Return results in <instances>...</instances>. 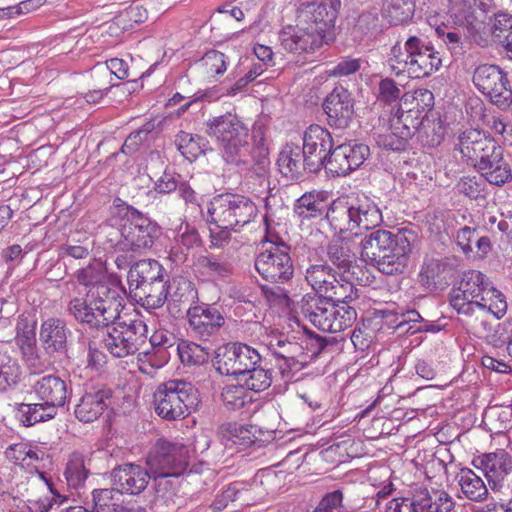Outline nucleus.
Masks as SVG:
<instances>
[{
	"label": "nucleus",
	"instance_id": "1",
	"mask_svg": "<svg viewBox=\"0 0 512 512\" xmlns=\"http://www.w3.org/2000/svg\"><path fill=\"white\" fill-rule=\"evenodd\" d=\"M206 133L215 139L222 159L233 165L240 173L252 177H264L270 164L268 148L254 147L250 143L248 127L240 117L231 112L207 121Z\"/></svg>",
	"mask_w": 512,
	"mask_h": 512
},
{
	"label": "nucleus",
	"instance_id": "2",
	"mask_svg": "<svg viewBox=\"0 0 512 512\" xmlns=\"http://www.w3.org/2000/svg\"><path fill=\"white\" fill-rule=\"evenodd\" d=\"M341 0L304 1L297 9V27L279 33L281 46L289 52H313L322 43V34L334 25Z\"/></svg>",
	"mask_w": 512,
	"mask_h": 512
},
{
	"label": "nucleus",
	"instance_id": "3",
	"mask_svg": "<svg viewBox=\"0 0 512 512\" xmlns=\"http://www.w3.org/2000/svg\"><path fill=\"white\" fill-rule=\"evenodd\" d=\"M106 228L111 230L107 234L111 247L126 252L151 249L162 235V228L155 220L128 204L118 207Z\"/></svg>",
	"mask_w": 512,
	"mask_h": 512
},
{
	"label": "nucleus",
	"instance_id": "4",
	"mask_svg": "<svg viewBox=\"0 0 512 512\" xmlns=\"http://www.w3.org/2000/svg\"><path fill=\"white\" fill-rule=\"evenodd\" d=\"M389 63L395 75L406 74L409 78L421 79L438 71L442 59L422 36L409 35L392 47Z\"/></svg>",
	"mask_w": 512,
	"mask_h": 512
},
{
	"label": "nucleus",
	"instance_id": "5",
	"mask_svg": "<svg viewBox=\"0 0 512 512\" xmlns=\"http://www.w3.org/2000/svg\"><path fill=\"white\" fill-rule=\"evenodd\" d=\"M68 311L77 322L88 325L90 329H104L111 322L118 320L121 298L118 290L106 281L89 288L86 299H71Z\"/></svg>",
	"mask_w": 512,
	"mask_h": 512
},
{
	"label": "nucleus",
	"instance_id": "6",
	"mask_svg": "<svg viewBox=\"0 0 512 512\" xmlns=\"http://www.w3.org/2000/svg\"><path fill=\"white\" fill-rule=\"evenodd\" d=\"M299 309L312 325L323 332L344 331L357 319L355 308L336 299L304 296L299 303Z\"/></svg>",
	"mask_w": 512,
	"mask_h": 512
},
{
	"label": "nucleus",
	"instance_id": "7",
	"mask_svg": "<svg viewBox=\"0 0 512 512\" xmlns=\"http://www.w3.org/2000/svg\"><path fill=\"white\" fill-rule=\"evenodd\" d=\"M155 412L162 419H184L199 403V392L190 382L172 379L158 385L153 395Z\"/></svg>",
	"mask_w": 512,
	"mask_h": 512
},
{
	"label": "nucleus",
	"instance_id": "8",
	"mask_svg": "<svg viewBox=\"0 0 512 512\" xmlns=\"http://www.w3.org/2000/svg\"><path fill=\"white\" fill-rule=\"evenodd\" d=\"M257 212L250 198L233 193L216 195L208 205L209 222L218 228H233V231L249 224Z\"/></svg>",
	"mask_w": 512,
	"mask_h": 512
},
{
	"label": "nucleus",
	"instance_id": "9",
	"mask_svg": "<svg viewBox=\"0 0 512 512\" xmlns=\"http://www.w3.org/2000/svg\"><path fill=\"white\" fill-rule=\"evenodd\" d=\"M261 343L269 351L273 366L285 381H291L308 364V356L301 341L271 331L262 335Z\"/></svg>",
	"mask_w": 512,
	"mask_h": 512
},
{
	"label": "nucleus",
	"instance_id": "10",
	"mask_svg": "<svg viewBox=\"0 0 512 512\" xmlns=\"http://www.w3.org/2000/svg\"><path fill=\"white\" fill-rule=\"evenodd\" d=\"M327 263L311 264L306 268L305 280L315 291L313 296L336 299L349 303L358 298V289L353 283V277L341 275ZM307 296H310L309 294Z\"/></svg>",
	"mask_w": 512,
	"mask_h": 512
},
{
	"label": "nucleus",
	"instance_id": "11",
	"mask_svg": "<svg viewBox=\"0 0 512 512\" xmlns=\"http://www.w3.org/2000/svg\"><path fill=\"white\" fill-rule=\"evenodd\" d=\"M102 333L104 347L111 355L123 358L135 354L147 340V325L141 319L129 322L118 320L111 322L104 329H96Z\"/></svg>",
	"mask_w": 512,
	"mask_h": 512
},
{
	"label": "nucleus",
	"instance_id": "12",
	"mask_svg": "<svg viewBox=\"0 0 512 512\" xmlns=\"http://www.w3.org/2000/svg\"><path fill=\"white\" fill-rule=\"evenodd\" d=\"M263 243L270 245L264 248L255 258V269L258 274L270 283H287L294 274V265L290 256V246L278 236L264 237Z\"/></svg>",
	"mask_w": 512,
	"mask_h": 512
},
{
	"label": "nucleus",
	"instance_id": "13",
	"mask_svg": "<svg viewBox=\"0 0 512 512\" xmlns=\"http://www.w3.org/2000/svg\"><path fill=\"white\" fill-rule=\"evenodd\" d=\"M492 291L488 277L478 270L465 271L456 288L449 295L451 307L458 314L472 316L476 308L485 306L483 300H488Z\"/></svg>",
	"mask_w": 512,
	"mask_h": 512
},
{
	"label": "nucleus",
	"instance_id": "14",
	"mask_svg": "<svg viewBox=\"0 0 512 512\" xmlns=\"http://www.w3.org/2000/svg\"><path fill=\"white\" fill-rule=\"evenodd\" d=\"M152 475L184 474L190 464V449L183 443L158 439L146 457Z\"/></svg>",
	"mask_w": 512,
	"mask_h": 512
},
{
	"label": "nucleus",
	"instance_id": "15",
	"mask_svg": "<svg viewBox=\"0 0 512 512\" xmlns=\"http://www.w3.org/2000/svg\"><path fill=\"white\" fill-rule=\"evenodd\" d=\"M476 89L494 105L505 109L512 103V89L507 74L497 65L481 64L473 72Z\"/></svg>",
	"mask_w": 512,
	"mask_h": 512
},
{
	"label": "nucleus",
	"instance_id": "16",
	"mask_svg": "<svg viewBox=\"0 0 512 512\" xmlns=\"http://www.w3.org/2000/svg\"><path fill=\"white\" fill-rule=\"evenodd\" d=\"M260 353L250 345L235 342L228 343L217 350L215 367L225 376L240 377L249 368L261 363Z\"/></svg>",
	"mask_w": 512,
	"mask_h": 512
},
{
	"label": "nucleus",
	"instance_id": "17",
	"mask_svg": "<svg viewBox=\"0 0 512 512\" xmlns=\"http://www.w3.org/2000/svg\"><path fill=\"white\" fill-rule=\"evenodd\" d=\"M416 235L412 230L400 229L392 237V244L385 247L374 266L387 275L401 273L407 265Z\"/></svg>",
	"mask_w": 512,
	"mask_h": 512
},
{
	"label": "nucleus",
	"instance_id": "18",
	"mask_svg": "<svg viewBox=\"0 0 512 512\" xmlns=\"http://www.w3.org/2000/svg\"><path fill=\"white\" fill-rule=\"evenodd\" d=\"M148 467H142L136 463H124L114 467L110 472V480L114 492V499L120 502V495H140L151 480Z\"/></svg>",
	"mask_w": 512,
	"mask_h": 512
},
{
	"label": "nucleus",
	"instance_id": "19",
	"mask_svg": "<svg viewBox=\"0 0 512 512\" xmlns=\"http://www.w3.org/2000/svg\"><path fill=\"white\" fill-rule=\"evenodd\" d=\"M334 146L331 133L324 127L312 124L303 133L304 156L309 164V172L317 173L325 165L326 157Z\"/></svg>",
	"mask_w": 512,
	"mask_h": 512
},
{
	"label": "nucleus",
	"instance_id": "20",
	"mask_svg": "<svg viewBox=\"0 0 512 512\" xmlns=\"http://www.w3.org/2000/svg\"><path fill=\"white\" fill-rule=\"evenodd\" d=\"M323 110L330 127L344 129L354 116V98L343 86L335 87L324 99Z\"/></svg>",
	"mask_w": 512,
	"mask_h": 512
},
{
	"label": "nucleus",
	"instance_id": "21",
	"mask_svg": "<svg viewBox=\"0 0 512 512\" xmlns=\"http://www.w3.org/2000/svg\"><path fill=\"white\" fill-rule=\"evenodd\" d=\"M191 334L207 341L224 325L225 320L219 310L208 304H196L186 310Z\"/></svg>",
	"mask_w": 512,
	"mask_h": 512
},
{
	"label": "nucleus",
	"instance_id": "22",
	"mask_svg": "<svg viewBox=\"0 0 512 512\" xmlns=\"http://www.w3.org/2000/svg\"><path fill=\"white\" fill-rule=\"evenodd\" d=\"M474 466L480 469L488 480L493 491L502 488V482L512 471V456L503 449L485 453L473 461Z\"/></svg>",
	"mask_w": 512,
	"mask_h": 512
},
{
	"label": "nucleus",
	"instance_id": "23",
	"mask_svg": "<svg viewBox=\"0 0 512 512\" xmlns=\"http://www.w3.org/2000/svg\"><path fill=\"white\" fill-rule=\"evenodd\" d=\"M168 286L167 309L170 315L177 319L198 299V292L195 284L183 276L174 277Z\"/></svg>",
	"mask_w": 512,
	"mask_h": 512
},
{
	"label": "nucleus",
	"instance_id": "24",
	"mask_svg": "<svg viewBox=\"0 0 512 512\" xmlns=\"http://www.w3.org/2000/svg\"><path fill=\"white\" fill-rule=\"evenodd\" d=\"M71 334L72 332L65 320L50 317L42 322L39 338L44 350L48 354H53L67 350L68 339L71 337Z\"/></svg>",
	"mask_w": 512,
	"mask_h": 512
},
{
	"label": "nucleus",
	"instance_id": "25",
	"mask_svg": "<svg viewBox=\"0 0 512 512\" xmlns=\"http://www.w3.org/2000/svg\"><path fill=\"white\" fill-rule=\"evenodd\" d=\"M165 279V269L154 259L136 262L127 275L130 294Z\"/></svg>",
	"mask_w": 512,
	"mask_h": 512
},
{
	"label": "nucleus",
	"instance_id": "26",
	"mask_svg": "<svg viewBox=\"0 0 512 512\" xmlns=\"http://www.w3.org/2000/svg\"><path fill=\"white\" fill-rule=\"evenodd\" d=\"M111 396V390L106 388L85 392L75 407L76 418L84 423L97 420L108 407Z\"/></svg>",
	"mask_w": 512,
	"mask_h": 512
},
{
	"label": "nucleus",
	"instance_id": "27",
	"mask_svg": "<svg viewBox=\"0 0 512 512\" xmlns=\"http://www.w3.org/2000/svg\"><path fill=\"white\" fill-rule=\"evenodd\" d=\"M36 396L53 409L63 406L69 395L67 383L56 375H46L32 386Z\"/></svg>",
	"mask_w": 512,
	"mask_h": 512
},
{
	"label": "nucleus",
	"instance_id": "28",
	"mask_svg": "<svg viewBox=\"0 0 512 512\" xmlns=\"http://www.w3.org/2000/svg\"><path fill=\"white\" fill-rule=\"evenodd\" d=\"M202 244V238L194 226L181 224L170 247L169 259L176 264L184 263L190 251L200 248Z\"/></svg>",
	"mask_w": 512,
	"mask_h": 512
},
{
	"label": "nucleus",
	"instance_id": "29",
	"mask_svg": "<svg viewBox=\"0 0 512 512\" xmlns=\"http://www.w3.org/2000/svg\"><path fill=\"white\" fill-rule=\"evenodd\" d=\"M420 512H452L456 502L444 489L419 488L415 491Z\"/></svg>",
	"mask_w": 512,
	"mask_h": 512
},
{
	"label": "nucleus",
	"instance_id": "30",
	"mask_svg": "<svg viewBox=\"0 0 512 512\" xmlns=\"http://www.w3.org/2000/svg\"><path fill=\"white\" fill-rule=\"evenodd\" d=\"M328 204L323 192H306L294 204L293 211L302 224L325 217Z\"/></svg>",
	"mask_w": 512,
	"mask_h": 512
},
{
	"label": "nucleus",
	"instance_id": "31",
	"mask_svg": "<svg viewBox=\"0 0 512 512\" xmlns=\"http://www.w3.org/2000/svg\"><path fill=\"white\" fill-rule=\"evenodd\" d=\"M277 164L280 172L291 179H298L305 171L309 172V164L302 148L294 143L286 144L281 150Z\"/></svg>",
	"mask_w": 512,
	"mask_h": 512
},
{
	"label": "nucleus",
	"instance_id": "32",
	"mask_svg": "<svg viewBox=\"0 0 512 512\" xmlns=\"http://www.w3.org/2000/svg\"><path fill=\"white\" fill-rule=\"evenodd\" d=\"M455 242L461 251L475 258L485 257L491 250L489 237L480 235L477 228L464 226L455 235Z\"/></svg>",
	"mask_w": 512,
	"mask_h": 512
},
{
	"label": "nucleus",
	"instance_id": "33",
	"mask_svg": "<svg viewBox=\"0 0 512 512\" xmlns=\"http://www.w3.org/2000/svg\"><path fill=\"white\" fill-rule=\"evenodd\" d=\"M352 205V216L355 219L356 235L378 227L382 221L379 207L369 198L359 199Z\"/></svg>",
	"mask_w": 512,
	"mask_h": 512
},
{
	"label": "nucleus",
	"instance_id": "34",
	"mask_svg": "<svg viewBox=\"0 0 512 512\" xmlns=\"http://www.w3.org/2000/svg\"><path fill=\"white\" fill-rule=\"evenodd\" d=\"M325 218L338 233L352 232L356 235V224L352 216V205L347 201L335 200L327 207Z\"/></svg>",
	"mask_w": 512,
	"mask_h": 512
},
{
	"label": "nucleus",
	"instance_id": "35",
	"mask_svg": "<svg viewBox=\"0 0 512 512\" xmlns=\"http://www.w3.org/2000/svg\"><path fill=\"white\" fill-rule=\"evenodd\" d=\"M456 479L465 498L473 502H483L487 500L489 495L488 488L483 479L472 469H461Z\"/></svg>",
	"mask_w": 512,
	"mask_h": 512
},
{
	"label": "nucleus",
	"instance_id": "36",
	"mask_svg": "<svg viewBox=\"0 0 512 512\" xmlns=\"http://www.w3.org/2000/svg\"><path fill=\"white\" fill-rule=\"evenodd\" d=\"M393 236L394 233L384 229H377L366 235L360 243L362 258L374 265L385 247L392 244Z\"/></svg>",
	"mask_w": 512,
	"mask_h": 512
},
{
	"label": "nucleus",
	"instance_id": "37",
	"mask_svg": "<svg viewBox=\"0 0 512 512\" xmlns=\"http://www.w3.org/2000/svg\"><path fill=\"white\" fill-rule=\"evenodd\" d=\"M477 170L484 181L495 186H502L512 179L511 167L504 159V151L489 161L483 162Z\"/></svg>",
	"mask_w": 512,
	"mask_h": 512
},
{
	"label": "nucleus",
	"instance_id": "38",
	"mask_svg": "<svg viewBox=\"0 0 512 512\" xmlns=\"http://www.w3.org/2000/svg\"><path fill=\"white\" fill-rule=\"evenodd\" d=\"M169 281L164 279L131 293V297L145 309L161 308L168 299Z\"/></svg>",
	"mask_w": 512,
	"mask_h": 512
},
{
	"label": "nucleus",
	"instance_id": "39",
	"mask_svg": "<svg viewBox=\"0 0 512 512\" xmlns=\"http://www.w3.org/2000/svg\"><path fill=\"white\" fill-rule=\"evenodd\" d=\"M415 7V0H384L381 15L389 25H402L413 18Z\"/></svg>",
	"mask_w": 512,
	"mask_h": 512
},
{
	"label": "nucleus",
	"instance_id": "40",
	"mask_svg": "<svg viewBox=\"0 0 512 512\" xmlns=\"http://www.w3.org/2000/svg\"><path fill=\"white\" fill-rule=\"evenodd\" d=\"M327 257L336 266L338 273L352 277L355 255L346 243L340 239L332 240L327 246Z\"/></svg>",
	"mask_w": 512,
	"mask_h": 512
},
{
	"label": "nucleus",
	"instance_id": "41",
	"mask_svg": "<svg viewBox=\"0 0 512 512\" xmlns=\"http://www.w3.org/2000/svg\"><path fill=\"white\" fill-rule=\"evenodd\" d=\"M446 133V128L440 117L434 114L422 116V124L416 134L418 141L427 147H435L441 144Z\"/></svg>",
	"mask_w": 512,
	"mask_h": 512
},
{
	"label": "nucleus",
	"instance_id": "42",
	"mask_svg": "<svg viewBox=\"0 0 512 512\" xmlns=\"http://www.w3.org/2000/svg\"><path fill=\"white\" fill-rule=\"evenodd\" d=\"M56 415V409L41 403H20L17 404L16 416L18 420L26 427H30L39 422H45Z\"/></svg>",
	"mask_w": 512,
	"mask_h": 512
},
{
	"label": "nucleus",
	"instance_id": "43",
	"mask_svg": "<svg viewBox=\"0 0 512 512\" xmlns=\"http://www.w3.org/2000/svg\"><path fill=\"white\" fill-rule=\"evenodd\" d=\"M489 138L490 136L483 131L468 129L458 136L456 146L463 157L467 158L468 161H472L476 159L477 154L481 152Z\"/></svg>",
	"mask_w": 512,
	"mask_h": 512
},
{
	"label": "nucleus",
	"instance_id": "44",
	"mask_svg": "<svg viewBox=\"0 0 512 512\" xmlns=\"http://www.w3.org/2000/svg\"><path fill=\"white\" fill-rule=\"evenodd\" d=\"M21 367L18 361L0 350V393L7 391L20 381Z\"/></svg>",
	"mask_w": 512,
	"mask_h": 512
},
{
	"label": "nucleus",
	"instance_id": "45",
	"mask_svg": "<svg viewBox=\"0 0 512 512\" xmlns=\"http://www.w3.org/2000/svg\"><path fill=\"white\" fill-rule=\"evenodd\" d=\"M238 379L246 389L256 392L264 391L272 384V370L257 364L254 365V368H249V372H244Z\"/></svg>",
	"mask_w": 512,
	"mask_h": 512
},
{
	"label": "nucleus",
	"instance_id": "46",
	"mask_svg": "<svg viewBox=\"0 0 512 512\" xmlns=\"http://www.w3.org/2000/svg\"><path fill=\"white\" fill-rule=\"evenodd\" d=\"M347 146H336L332 147L328 156L326 157L325 168L326 172L331 174L333 177L346 176L352 171L351 164L346 160Z\"/></svg>",
	"mask_w": 512,
	"mask_h": 512
},
{
	"label": "nucleus",
	"instance_id": "47",
	"mask_svg": "<svg viewBox=\"0 0 512 512\" xmlns=\"http://www.w3.org/2000/svg\"><path fill=\"white\" fill-rule=\"evenodd\" d=\"M64 474L70 487L76 489L84 484L88 476V470L85 467L82 454L73 452L69 456Z\"/></svg>",
	"mask_w": 512,
	"mask_h": 512
},
{
	"label": "nucleus",
	"instance_id": "48",
	"mask_svg": "<svg viewBox=\"0 0 512 512\" xmlns=\"http://www.w3.org/2000/svg\"><path fill=\"white\" fill-rule=\"evenodd\" d=\"M204 138L180 131L175 138V145L180 153L189 161L195 160L203 153Z\"/></svg>",
	"mask_w": 512,
	"mask_h": 512
},
{
	"label": "nucleus",
	"instance_id": "49",
	"mask_svg": "<svg viewBox=\"0 0 512 512\" xmlns=\"http://www.w3.org/2000/svg\"><path fill=\"white\" fill-rule=\"evenodd\" d=\"M198 266L212 277L225 278L232 274L231 264L224 257L213 254L200 256Z\"/></svg>",
	"mask_w": 512,
	"mask_h": 512
},
{
	"label": "nucleus",
	"instance_id": "50",
	"mask_svg": "<svg viewBox=\"0 0 512 512\" xmlns=\"http://www.w3.org/2000/svg\"><path fill=\"white\" fill-rule=\"evenodd\" d=\"M177 352L181 362L188 366H200L207 362L206 348L194 342L182 341L177 345Z\"/></svg>",
	"mask_w": 512,
	"mask_h": 512
},
{
	"label": "nucleus",
	"instance_id": "51",
	"mask_svg": "<svg viewBox=\"0 0 512 512\" xmlns=\"http://www.w3.org/2000/svg\"><path fill=\"white\" fill-rule=\"evenodd\" d=\"M391 121L393 129L401 130L402 132H409V138H411L417 134L422 124V117L420 116L419 110L401 112L398 110Z\"/></svg>",
	"mask_w": 512,
	"mask_h": 512
},
{
	"label": "nucleus",
	"instance_id": "52",
	"mask_svg": "<svg viewBox=\"0 0 512 512\" xmlns=\"http://www.w3.org/2000/svg\"><path fill=\"white\" fill-rule=\"evenodd\" d=\"M447 266L442 259L425 260L419 273V282L426 287L435 286Z\"/></svg>",
	"mask_w": 512,
	"mask_h": 512
},
{
	"label": "nucleus",
	"instance_id": "53",
	"mask_svg": "<svg viewBox=\"0 0 512 512\" xmlns=\"http://www.w3.org/2000/svg\"><path fill=\"white\" fill-rule=\"evenodd\" d=\"M221 398L224 405L230 410H239L251 401L242 384L226 386L221 393Z\"/></svg>",
	"mask_w": 512,
	"mask_h": 512
},
{
	"label": "nucleus",
	"instance_id": "54",
	"mask_svg": "<svg viewBox=\"0 0 512 512\" xmlns=\"http://www.w3.org/2000/svg\"><path fill=\"white\" fill-rule=\"evenodd\" d=\"M75 276L79 284L90 288L106 282L104 268L96 262L89 263L86 267L77 270Z\"/></svg>",
	"mask_w": 512,
	"mask_h": 512
},
{
	"label": "nucleus",
	"instance_id": "55",
	"mask_svg": "<svg viewBox=\"0 0 512 512\" xmlns=\"http://www.w3.org/2000/svg\"><path fill=\"white\" fill-rule=\"evenodd\" d=\"M356 28L363 34H376L382 31L378 9L371 7L364 10L357 19Z\"/></svg>",
	"mask_w": 512,
	"mask_h": 512
},
{
	"label": "nucleus",
	"instance_id": "56",
	"mask_svg": "<svg viewBox=\"0 0 512 512\" xmlns=\"http://www.w3.org/2000/svg\"><path fill=\"white\" fill-rule=\"evenodd\" d=\"M90 252L91 244L88 238L80 243L75 242L74 239H68L59 247V256L62 258L85 259L90 255Z\"/></svg>",
	"mask_w": 512,
	"mask_h": 512
},
{
	"label": "nucleus",
	"instance_id": "57",
	"mask_svg": "<svg viewBox=\"0 0 512 512\" xmlns=\"http://www.w3.org/2000/svg\"><path fill=\"white\" fill-rule=\"evenodd\" d=\"M94 73L104 76L115 75L118 79L123 80L129 77L128 64L119 58L108 60L105 65L97 64L94 67Z\"/></svg>",
	"mask_w": 512,
	"mask_h": 512
},
{
	"label": "nucleus",
	"instance_id": "58",
	"mask_svg": "<svg viewBox=\"0 0 512 512\" xmlns=\"http://www.w3.org/2000/svg\"><path fill=\"white\" fill-rule=\"evenodd\" d=\"M201 64L206 74L216 76L226 71V57L222 52L211 50L205 53L201 59Z\"/></svg>",
	"mask_w": 512,
	"mask_h": 512
},
{
	"label": "nucleus",
	"instance_id": "59",
	"mask_svg": "<svg viewBox=\"0 0 512 512\" xmlns=\"http://www.w3.org/2000/svg\"><path fill=\"white\" fill-rule=\"evenodd\" d=\"M408 140L409 132L393 129V131L379 135L378 144L389 150L401 151L405 150Z\"/></svg>",
	"mask_w": 512,
	"mask_h": 512
},
{
	"label": "nucleus",
	"instance_id": "60",
	"mask_svg": "<svg viewBox=\"0 0 512 512\" xmlns=\"http://www.w3.org/2000/svg\"><path fill=\"white\" fill-rule=\"evenodd\" d=\"M178 476L174 474L151 475V479L154 481L155 501L168 500L175 494V486L170 478Z\"/></svg>",
	"mask_w": 512,
	"mask_h": 512
},
{
	"label": "nucleus",
	"instance_id": "61",
	"mask_svg": "<svg viewBox=\"0 0 512 512\" xmlns=\"http://www.w3.org/2000/svg\"><path fill=\"white\" fill-rule=\"evenodd\" d=\"M485 181L482 177H463L456 185L459 194H463L470 199H477L483 195Z\"/></svg>",
	"mask_w": 512,
	"mask_h": 512
},
{
	"label": "nucleus",
	"instance_id": "62",
	"mask_svg": "<svg viewBox=\"0 0 512 512\" xmlns=\"http://www.w3.org/2000/svg\"><path fill=\"white\" fill-rule=\"evenodd\" d=\"M483 303L485 306H480L477 309L487 311L493 314L497 319L502 318L506 313L507 303L504 295L493 286L491 293L488 295V300H483Z\"/></svg>",
	"mask_w": 512,
	"mask_h": 512
},
{
	"label": "nucleus",
	"instance_id": "63",
	"mask_svg": "<svg viewBox=\"0 0 512 512\" xmlns=\"http://www.w3.org/2000/svg\"><path fill=\"white\" fill-rule=\"evenodd\" d=\"M340 146H347L346 160L349 161L353 170L359 168L370 154L367 145L356 141L340 144Z\"/></svg>",
	"mask_w": 512,
	"mask_h": 512
},
{
	"label": "nucleus",
	"instance_id": "64",
	"mask_svg": "<svg viewBox=\"0 0 512 512\" xmlns=\"http://www.w3.org/2000/svg\"><path fill=\"white\" fill-rule=\"evenodd\" d=\"M416 502V495L413 492L411 497H394L389 500L385 507V512H420Z\"/></svg>",
	"mask_w": 512,
	"mask_h": 512
}]
</instances>
